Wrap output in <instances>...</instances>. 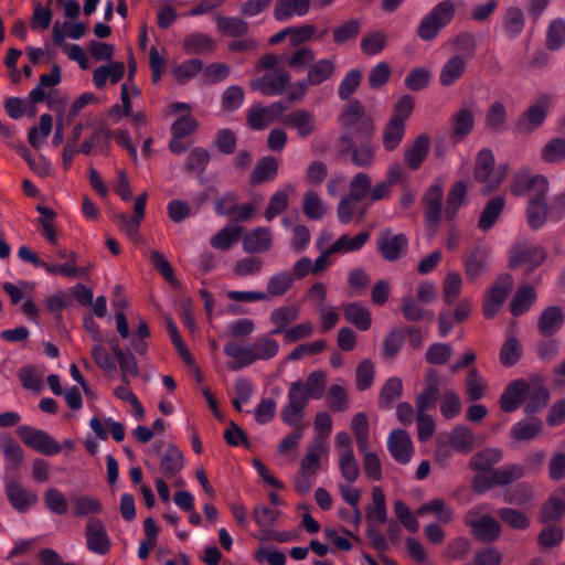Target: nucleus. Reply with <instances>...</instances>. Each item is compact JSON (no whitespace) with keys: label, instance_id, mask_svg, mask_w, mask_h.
I'll return each instance as SVG.
<instances>
[{"label":"nucleus","instance_id":"1","mask_svg":"<svg viewBox=\"0 0 565 565\" xmlns=\"http://www.w3.org/2000/svg\"><path fill=\"white\" fill-rule=\"evenodd\" d=\"M274 335L263 334L253 342L243 344L237 341H228L224 345V353L233 361L230 369L237 371L254 364L257 361L273 360L279 352V342Z\"/></svg>","mask_w":565,"mask_h":565},{"label":"nucleus","instance_id":"2","mask_svg":"<svg viewBox=\"0 0 565 565\" xmlns=\"http://www.w3.org/2000/svg\"><path fill=\"white\" fill-rule=\"evenodd\" d=\"M475 446L472 431L462 425L456 426L449 433H441L436 438L435 458L439 462L451 457V451L468 454Z\"/></svg>","mask_w":565,"mask_h":565},{"label":"nucleus","instance_id":"3","mask_svg":"<svg viewBox=\"0 0 565 565\" xmlns=\"http://www.w3.org/2000/svg\"><path fill=\"white\" fill-rule=\"evenodd\" d=\"M509 171L507 163L495 167L494 156L491 150L482 149L476 158L475 179L484 184L487 191L495 190L505 179Z\"/></svg>","mask_w":565,"mask_h":565},{"label":"nucleus","instance_id":"4","mask_svg":"<svg viewBox=\"0 0 565 565\" xmlns=\"http://www.w3.org/2000/svg\"><path fill=\"white\" fill-rule=\"evenodd\" d=\"M335 71V63L330 58H320L313 61L308 67L307 78L296 84L294 89L289 93L290 100L301 99L307 93V86H317L330 79Z\"/></svg>","mask_w":565,"mask_h":565},{"label":"nucleus","instance_id":"5","mask_svg":"<svg viewBox=\"0 0 565 565\" xmlns=\"http://www.w3.org/2000/svg\"><path fill=\"white\" fill-rule=\"evenodd\" d=\"M510 191L515 196L547 195L548 181L542 174H533L527 169H520L511 179Z\"/></svg>","mask_w":565,"mask_h":565},{"label":"nucleus","instance_id":"6","mask_svg":"<svg viewBox=\"0 0 565 565\" xmlns=\"http://www.w3.org/2000/svg\"><path fill=\"white\" fill-rule=\"evenodd\" d=\"M481 510L482 508L479 505L469 510L465 515V523L471 527V532L477 540L493 542L499 537L501 526L492 516L484 515L478 519L477 516L480 515Z\"/></svg>","mask_w":565,"mask_h":565},{"label":"nucleus","instance_id":"7","mask_svg":"<svg viewBox=\"0 0 565 565\" xmlns=\"http://www.w3.org/2000/svg\"><path fill=\"white\" fill-rule=\"evenodd\" d=\"M17 434L28 447L42 455L54 456L61 451L60 444L46 431L24 425L18 427Z\"/></svg>","mask_w":565,"mask_h":565},{"label":"nucleus","instance_id":"8","mask_svg":"<svg viewBox=\"0 0 565 565\" xmlns=\"http://www.w3.org/2000/svg\"><path fill=\"white\" fill-rule=\"evenodd\" d=\"M311 399L296 382L290 384L288 403L281 411V419L291 427H298L305 416V409Z\"/></svg>","mask_w":565,"mask_h":565},{"label":"nucleus","instance_id":"9","mask_svg":"<svg viewBox=\"0 0 565 565\" xmlns=\"http://www.w3.org/2000/svg\"><path fill=\"white\" fill-rule=\"evenodd\" d=\"M546 258V252L540 247L527 243H518L510 250V266L512 268L524 267L526 270H533L539 267Z\"/></svg>","mask_w":565,"mask_h":565},{"label":"nucleus","instance_id":"10","mask_svg":"<svg viewBox=\"0 0 565 565\" xmlns=\"http://www.w3.org/2000/svg\"><path fill=\"white\" fill-rule=\"evenodd\" d=\"M291 76L286 70H271L250 81V88L265 96H278L290 86Z\"/></svg>","mask_w":565,"mask_h":565},{"label":"nucleus","instance_id":"11","mask_svg":"<svg viewBox=\"0 0 565 565\" xmlns=\"http://www.w3.org/2000/svg\"><path fill=\"white\" fill-rule=\"evenodd\" d=\"M285 113V106L280 102H275L266 107L255 105L247 111V122L255 130H263L268 125L280 121Z\"/></svg>","mask_w":565,"mask_h":565},{"label":"nucleus","instance_id":"12","mask_svg":"<svg viewBox=\"0 0 565 565\" xmlns=\"http://www.w3.org/2000/svg\"><path fill=\"white\" fill-rule=\"evenodd\" d=\"M87 550L97 555H105L110 551L111 542L103 522L97 518H89L85 527Z\"/></svg>","mask_w":565,"mask_h":565},{"label":"nucleus","instance_id":"13","mask_svg":"<svg viewBox=\"0 0 565 565\" xmlns=\"http://www.w3.org/2000/svg\"><path fill=\"white\" fill-rule=\"evenodd\" d=\"M512 286V278L509 275L500 277L492 288L488 291L484 303L483 313L487 318H493L500 310L502 303Z\"/></svg>","mask_w":565,"mask_h":565},{"label":"nucleus","instance_id":"14","mask_svg":"<svg viewBox=\"0 0 565 565\" xmlns=\"http://www.w3.org/2000/svg\"><path fill=\"white\" fill-rule=\"evenodd\" d=\"M387 449L394 460L401 465L408 463L414 454L411 437L403 429H395L391 431L387 438Z\"/></svg>","mask_w":565,"mask_h":565},{"label":"nucleus","instance_id":"15","mask_svg":"<svg viewBox=\"0 0 565 565\" xmlns=\"http://www.w3.org/2000/svg\"><path fill=\"white\" fill-rule=\"evenodd\" d=\"M408 241L404 234H393L391 231H382L379 235L377 247L386 260H396L406 250Z\"/></svg>","mask_w":565,"mask_h":565},{"label":"nucleus","instance_id":"16","mask_svg":"<svg viewBox=\"0 0 565 565\" xmlns=\"http://www.w3.org/2000/svg\"><path fill=\"white\" fill-rule=\"evenodd\" d=\"M281 124L288 128L295 129L302 138H307L316 130L315 114L303 108H298L284 115Z\"/></svg>","mask_w":565,"mask_h":565},{"label":"nucleus","instance_id":"17","mask_svg":"<svg viewBox=\"0 0 565 565\" xmlns=\"http://www.w3.org/2000/svg\"><path fill=\"white\" fill-rule=\"evenodd\" d=\"M430 149V137L427 134H420L404 150L405 164L411 170H417L427 158Z\"/></svg>","mask_w":565,"mask_h":565},{"label":"nucleus","instance_id":"18","mask_svg":"<svg viewBox=\"0 0 565 565\" xmlns=\"http://www.w3.org/2000/svg\"><path fill=\"white\" fill-rule=\"evenodd\" d=\"M299 317V308L295 305H286L275 308L269 316V321L274 326L270 335H285L290 323Z\"/></svg>","mask_w":565,"mask_h":565},{"label":"nucleus","instance_id":"19","mask_svg":"<svg viewBox=\"0 0 565 565\" xmlns=\"http://www.w3.org/2000/svg\"><path fill=\"white\" fill-rule=\"evenodd\" d=\"M273 246V234L268 227H257L249 231L243 238L246 253H265Z\"/></svg>","mask_w":565,"mask_h":565},{"label":"nucleus","instance_id":"20","mask_svg":"<svg viewBox=\"0 0 565 565\" xmlns=\"http://www.w3.org/2000/svg\"><path fill=\"white\" fill-rule=\"evenodd\" d=\"M526 381L515 380L511 382L500 397V407L503 412L512 413L524 402Z\"/></svg>","mask_w":565,"mask_h":565},{"label":"nucleus","instance_id":"21","mask_svg":"<svg viewBox=\"0 0 565 565\" xmlns=\"http://www.w3.org/2000/svg\"><path fill=\"white\" fill-rule=\"evenodd\" d=\"M125 74V64L119 61H110L109 63L98 66L93 73V84L96 88L102 89L109 81L110 84H117Z\"/></svg>","mask_w":565,"mask_h":565},{"label":"nucleus","instance_id":"22","mask_svg":"<svg viewBox=\"0 0 565 565\" xmlns=\"http://www.w3.org/2000/svg\"><path fill=\"white\" fill-rule=\"evenodd\" d=\"M443 195L441 183L431 184L425 194V217L431 225H437L441 218Z\"/></svg>","mask_w":565,"mask_h":565},{"label":"nucleus","instance_id":"23","mask_svg":"<svg viewBox=\"0 0 565 565\" xmlns=\"http://www.w3.org/2000/svg\"><path fill=\"white\" fill-rule=\"evenodd\" d=\"M311 0H277L274 17L277 21H287L292 17H305L310 9Z\"/></svg>","mask_w":565,"mask_h":565},{"label":"nucleus","instance_id":"24","mask_svg":"<svg viewBox=\"0 0 565 565\" xmlns=\"http://www.w3.org/2000/svg\"><path fill=\"white\" fill-rule=\"evenodd\" d=\"M527 224L531 228H541L547 218H550L546 195H537L530 198L526 207Z\"/></svg>","mask_w":565,"mask_h":565},{"label":"nucleus","instance_id":"25","mask_svg":"<svg viewBox=\"0 0 565 565\" xmlns=\"http://www.w3.org/2000/svg\"><path fill=\"white\" fill-rule=\"evenodd\" d=\"M7 495L11 505L19 512L28 511L38 501V497L34 492L26 490L15 482H11L7 486Z\"/></svg>","mask_w":565,"mask_h":565},{"label":"nucleus","instance_id":"26","mask_svg":"<svg viewBox=\"0 0 565 565\" xmlns=\"http://www.w3.org/2000/svg\"><path fill=\"white\" fill-rule=\"evenodd\" d=\"M326 452L327 446L323 438H315L300 462L299 470L316 477L320 468V460Z\"/></svg>","mask_w":565,"mask_h":565},{"label":"nucleus","instance_id":"27","mask_svg":"<svg viewBox=\"0 0 565 565\" xmlns=\"http://www.w3.org/2000/svg\"><path fill=\"white\" fill-rule=\"evenodd\" d=\"M564 323V313L559 307L552 306L546 308L540 316L537 327L544 337L554 335Z\"/></svg>","mask_w":565,"mask_h":565},{"label":"nucleus","instance_id":"28","mask_svg":"<svg viewBox=\"0 0 565 565\" xmlns=\"http://www.w3.org/2000/svg\"><path fill=\"white\" fill-rule=\"evenodd\" d=\"M183 463V454L181 450L178 447L170 445L160 461L161 478L166 479L177 477L181 473Z\"/></svg>","mask_w":565,"mask_h":565},{"label":"nucleus","instance_id":"29","mask_svg":"<svg viewBox=\"0 0 565 565\" xmlns=\"http://www.w3.org/2000/svg\"><path fill=\"white\" fill-rule=\"evenodd\" d=\"M550 398V394L547 390L536 381L527 382L526 381V393L524 403L525 412L527 414L535 413L539 409L543 408Z\"/></svg>","mask_w":565,"mask_h":565},{"label":"nucleus","instance_id":"30","mask_svg":"<svg viewBox=\"0 0 565 565\" xmlns=\"http://www.w3.org/2000/svg\"><path fill=\"white\" fill-rule=\"evenodd\" d=\"M107 344L116 356L120 373H124V377L136 376L138 374V364L134 354L126 353L120 348L118 339L115 335L107 339Z\"/></svg>","mask_w":565,"mask_h":565},{"label":"nucleus","instance_id":"31","mask_svg":"<svg viewBox=\"0 0 565 565\" xmlns=\"http://www.w3.org/2000/svg\"><path fill=\"white\" fill-rule=\"evenodd\" d=\"M363 115H364L363 105L361 104L360 100L353 99L347 105L343 114L341 115V125L348 131L353 129L359 124L365 125L366 130H367L366 135H367V138H370L373 128L369 121L367 122L362 121Z\"/></svg>","mask_w":565,"mask_h":565},{"label":"nucleus","instance_id":"32","mask_svg":"<svg viewBox=\"0 0 565 565\" xmlns=\"http://www.w3.org/2000/svg\"><path fill=\"white\" fill-rule=\"evenodd\" d=\"M182 47L188 54H205L215 47V41L202 32L188 34L182 41Z\"/></svg>","mask_w":565,"mask_h":565},{"label":"nucleus","instance_id":"33","mask_svg":"<svg viewBox=\"0 0 565 565\" xmlns=\"http://www.w3.org/2000/svg\"><path fill=\"white\" fill-rule=\"evenodd\" d=\"M86 33V26L82 22L65 21L62 25L55 23L52 30V39L55 45L63 46L65 38L82 39Z\"/></svg>","mask_w":565,"mask_h":565},{"label":"nucleus","instance_id":"34","mask_svg":"<svg viewBox=\"0 0 565 565\" xmlns=\"http://www.w3.org/2000/svg\"><path fill=\"white\" fill-rule=\"evenodd\" d=\"M467 61L461 55L449 58L439 74V82L443 86H450L457 82L466 72Z\"/></svg>","mask_w":565,"mask_h":565},{"label":"nucleus","instance_id":"35","mask_svg":"<svg viewBox=\"0 0 565 565\" xmlns=\"http://www.w3.org/2000/svg\"><path fill=\"white\" fill-rule=\"evenodd\" d=\"M96 343L92 347V356L99 369L107 373L117 371V359L103 344V337L99 332L95 335Z\"/></svg>","mask_w":565,"mask_h":565},{"label":"nucleus","instance_id":"36","mask_svg":"<svg viewBox=\"0 0 565 565\" xmlns=\"http://www.w3.org/2000/svg\"><path fill=\"white\" fill-rule=\"evenodd\" d=\"M503 30L510 39L518 38L524 30L525 17L522 9L509 7L503 14Z\"/></svg>","mask_w":565,"mask_h":565},{"label":"nucleus","instance_id":"37","mask_svg":"<svg viewBox=\"0 0 565 565\" xmlns=\"http://www.w3.org/2000/svg\"><path fill=\"white\" fill-rule=\"evenodd\" d=\"M0 450L7 461V469L15 470L23 461V450L10 436H0Z\"/></svg>","mask_w":565,"mask_h":565},{"label":"nucleus","instance_id":"38","mask_svg":"<svg viewBox=\"0 0 565 565\" xmlns=\"http://www.w3.org/2000/svg\"><path fill=\"white\" fill-rule=\"evenodd\" d=\"M215 24L217 31L225 36L238 38L245 35L248 31L247 22L237 17L217 15Z\"/></svg>","mask_w":565,"mask_h":565},{"label":"nucleus","instance_id":"39","mask_svg":"<svg viewBox=\"0 0 565 565\" xmlns=\"http://www.w3.org/2000/svg\"><path fill=\"white\" fill-rule=\"evenodd\" d=\"M344 318L361 331L369 330L372 323L369 309L356 302L344 306Z\"/></svg>","mask_w":565,"mask_h":565},{"label":"nucleus","instance_id":"40","mask_svg":"<svg viewBox=\"0 0 565 565\" xmlns=\"http://www.w3.org/2000/svg\"><path fill=\"white\" fill-rule=\"evenodd\" d=\"M57 257L61 259H66L64 264H51L53 267H63L66 268L63 271L49 273L50 275H61L70 278H75L79 276H84L87 274V268H82L76 265L77 255L76 253L68 250L66 248H61L56 253Z\"/></svg>","mask_w":565,"mask_h":565},{"label":"nucleus","instance_id":"41","mask_svg":"<svg viewBox=\"0 0 565 565\" xmlns=\"http://www.w3.org/2000/svg\"><path fill=\"white\" fill-rule=\"evenodd\" d=\"M504 207V199L495 196L490 200L483 207L479 217L478 226L482 231H489L498 221Z\"/></svg>","mask_w":565,"mask_h":565},{"label":"nucleus","instance_id":"42","mask_svg":"<svg viewBox=\"0 0 565 565\" xmlns=\"http://www.w3.org/2000/svg\"><path fill=\"white\" fill-rule=\"evenodd\" d=\"M294 284L292 275L287 270L278 271L268 278L266 294L268 297H281L287 294Z\"/></svg>","mask_w":565,"mask_h":565},{"label":"nucleus","instance_id":"43","mask_svg":"<svg viewBox=\"0 0 565 565\" xmlns=\"http://www.w3.org/2000/svg\"><path fill=\"white\" fill-rule=\"evenodd\" d=\"M369 232H361L355 236L342 235L331 246V253H351L360 250L369 241Z\"/></svg>","mask_w":565,"mask_h":565},{"label":"nucleus","instance_id":"44","mask_svg":"<svg viewBox=\"0 0 565 565\" xmlns=\"http://www.w3.org/2000/svg\"><path fill=\"white\" fill-rule=\"evenodd\" d=\"M73 515L76 518H84L92 514H99L103 511L102 502L94 497L77 495L72 498Z\"/></svg>","mask_w":565,"mask_h":565},{"label":"nucleus","instance_id":"45","mask_svg":"<svg viewBox=\"0 0 565 565\" xmlns=\"http://www.w3.org/2000/svg\"><path fill=\"white\" fill-rule=\"evenodd\" d=\"M312 399H320L326 391L327 376L322 371L311 372L306 381L296 382Z\"/></svg>","mask_w":565,"mask_h":565},{"label":"nucleus","instance_id":"46","mask_svg":"<svg viewBox=\"0 0 565 565\" xmlns=\"http://www.w3.org/2000/svg\"><path fill=\"white\" fill-rule=\"evenodd\" d=\"M404 135L405 125L396 119H390L382 135V143L385 150H395L402 142Z\"/></svg>","mask_w":565,"mask_h":565},{"label":"nucleus","instance_id":"47","mask_svg":"<svg viewBox=\"0 0 565 565\" xmlns=\"http://www.w3.org/2000/svg\"><path fill=\"white\" fill-rule=\"evenodd\" d=\"M553 104L552 95H542L537 98V100L529 107L525 113L526 121L533 126L537 127L543 124L546 118L547 110Z\"/></svg>","mask_w":565,"mask_h":565},{"label":"nucleus","instance_id":"48","mask_svg":"<svg viewBox=\"0 0 565 565\" xmlns=\"http://www.w3.org/2000/svg\"><path fill=\"white\" fill-rule=\"evenodd\" d=\"M373 504L367 508L366 516L370 522L383 524L386 522V501L385 494L380 487H374L372 490Z\"/></svg>","mask_w":565,"mask_h":565},{"label":"nucleus","instance_id":"49","mask_svg":"<svg viewBox=\"0 0 565 565\" xmlns=\"http://www.w3.org/2000/svg\"><path fill=\"white\" fill-rule=\"evenodd\" d=\"M543 428L539 418L524 419L515 423L511 428V436L516 440H530L536 437Z\"/></svg>","mask_w":565,"mask_h":565},{"label":"nucleus","instance_id":"50","mask_svg":"<svg viewBox=\"0 0 565 565\" xmlns=\"http://www.w3.org/2000/svg\"><path fill=\"white\" fill-rule=\"evenodd\" d=\"M501 459V449L487 448L472 457L470 466L477 471H492L493 466L500 462Z\"/></svg>","mask_w":565,"mask_h":565},{"label":"nucleus","instance_id":"51","mask_svg":"<svg viewBox=\"0 0 565 565\" xmlns=\"http://www.w3.org/2000/svg\"><path fill=\"white\" fill-rule=\"evenodd\" d=\"M278 171V161L274 157H264L256 164L252 175L250 183L259 184L273 180Z\"/></svg>","mask_w":565,"mask_h":565},{"label":"nucleus","instance_id":"52","mask_svg":"<svg viewBox=\"0 0 565 565\" xmlns=\"http://www.w3.org/2000/svg\"><path fill=\"white\" fill-rule=\"evenodd\" d=\"M53 127V118L50 114H43L40 117L39 127H32L28 135L30 145L40 149L44 145L46 138L50 136Z\"/></svg>","mask_w":565,"mask_h":565},{"label":"nucleus","instance_id":"53","mask_svg":"<svg viewBox=\"0 0 565 565\" xmlns=\"http://www.w3.org/2000/svg\"><path fill=\"white\" fill-rule=\"evenodd\" d=\"M416 513L417 515L435 514L438 521L445 524L449 523L454 515L452 509L447 507L441 499H434L424 503L417 509Z\"/></svg>","mask_w":565,"mask_h":565},{"label":"nucleus","instance_id":"54","mask_svg":"<svg viewBox=\"0 0 565 565\" xmlns=\"http://www.w3.org/2000/svg\"><path fill=\"white\" fill-rule=\"evenodd\" d=\"M466 194L467 186L465 182L458 181L451 186L445 209V216L447 220H452L456 216L459 207L462 205L466 199Z\"/></svg>","mask_w":565,"mask_h":565},{"label":"nucleus","instance_id":"55","mask_svg":"<svg viewBox=\"0 0 565 565\" xmlns=\"http://www.w3.org/2000/svg\"><path fill=\"white\" fill-rule=\"evenodd\" d=\"M522 356V344L515 337H509L502 344L499 360L505 367L515 365Z\"/></svg>","mask_w":565,"mask_h":565},{"label":"nucleus","instance_id":"56","mask_svg":"<svg viewBox=\"0 0 565 565\" xmlns=\"http://www.w3.org/2000/svg\"><path fill=\"white\" fill-rule=\"evenodd\" d=\"M351 428L354 434L359 451H365L369 448V419L363 413L353 416Z\"/></svg>","mask_w":565,"mask_h":565},{"label":"nucleus","instance_id":"57","mask_svg":"<svg viewBox=\"0 0 565 565\" xmlns=\"http://www.w3.org/2000/svg\"><path fill=\"white\" fill-rule=\"evenodd\" d=\"M241 233L239 226L227 225L211 238V245L216 249L226 250L238 241Z\"/></svg>","mask_w":565,"mask_h":565},{"label":"nucleus","instance_id":"58","mask_svg":"<svg viewBox=\"0 0 565 565\" xmlns=\"http://www.w3.org/2000/svg\"><path fill=\"white\" fill-rule=\"evenodd\" d=\"M536 299V294L531 286L521 287L511 302L513 316H521L526 312Z\"/></svg>","mask_w":565,"mask_h":565},{"label":"nucleus","instance_id":"59","mask_svg":"<svg viewBox=\"0 0 565 565\" xmlns=\"http://www.w3.org/2000/svg\"><path fill=\"white\" fill-rule=\"evenodd\" d=\"M427 386L426 388L417 396L416 399V408L417 411H426L430 407L438 396V385L437 377L435 373H428L426 376Z\"/></svg>","mask_w":565,"mask_h":565},{"label":"nucleus","instance_id":"60","mask_svg":"<svg viewBox=\"0 0 565 565\" xmlns=\"http://www.w3.org/2000/svg\"><path fill=\"white\" fill-rule=\"evenodd\" d=\"M466 391L470 399H481L487 391V382L477 369L472 367L467 375Z\"/></svg>","mask_w":565,"mask_h":565},{"label":"nucleus","instance_id":"61","mask_svg":"<svg viewBox=\"0 0 565 565\" xmlns=\"http://www.w3.org/2000/svg\"><path fill=\"white\" fill-rule=\"evenodd\" d=\"M475 119L470 109H460L454 116V137L456 140H462L473 128Z\"/></svg>","mask_w":565,"mask_h":565},{"label":"nucleus","instance_id":"62","mask_svg":"<svg viewBox=\"0 0 565 565\" xmlns=\"http://www.w3.org/2000/svg\"><path fill=\"white\" fill-rule=\"evenodd\" d=\"M375 157V146L366 140L360 146H354L351 149V159L356 167L367 168L372 166Z\"/></svg>","mask_w":565,"mask_h":565},{"label":"nucleus","instance_id":"63","mask_svg":"<svg viewBox=\"0 0 565 565\" xmlns=\"http://www.w3.org/2000/svg\"><path fill=\"white\" fill-rule=\"evenodd\" d=\"M203 71V63L198 58L184 61L173 67V76L181 83H185Z\"/></svg>","mask_w":565,"mask_h":565},{"label":"nucleus","instance_id":"64","mask_svg":"<svg viewBox=\"0 0 565 565\" xmlns=\"http://www.w3.org/2000/svg\"><path fill=\"white\" fill-rule=\"evenodd\" d=\"M565 44V20H553L546 32V45L550 50H558Z\"/></svg>","mask_w":565,"mask_h":565}]
</instances>
